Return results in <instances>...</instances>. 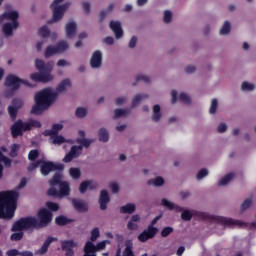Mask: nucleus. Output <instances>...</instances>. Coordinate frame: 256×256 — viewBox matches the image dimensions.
I'll return each mask as SVG.
<instances>
[{
  "label": "nucleus",
  "mask_w": 256,
  "mask_h": 256,
  "mask_svg": "<svg viewBox=\"0 0 256 256\" xmlns=\"http://www.w3.org/2000/svg\"><path fill=\"white\" fill-rule=\"evenodd\" d=\"M50 188L48 195L50 197H56L57 199H63V197H69L71 193V187L69 182L63 181V175L59 172L56 173L49 181Z\"/></svg>",
  "instance_id": "nucleus-5"
},
{
  "label": "nucleus",
  "mask_w": 256,
  "mask_h": 256,
  "mask_svg": "<svg viewBox=\"0 0 256 256\" xmlns=\"http://www.w3.org/2000/svg\"><path fill=\"white\" fill-rule=\"evenodd\" d=\"M46 137H50V143H52V145H63V143H70V145H74L75 143V140H67L59 134H48Z\"/></svg>",
  "instance_id": "nucleus-16"
},
{
  "label": "nucleus",
  "mask_w": 256,
  "mask_h": 256,
  "mask_svg": "<svg viewBox=\"0 0 256 256\" xmlns=\"http://www.w3.org/2000/svg\"><path fill=\"white\" fill-rule=\"evenodd\" d=\"M208 176H209V169L202 168L196 174V179L197 181H203V179H205V177H208Z\"/></svg>",
  "instance_id": "nucleus-45"
},
{
  "label": "nucleus",
  "mask_w": 256,
  "mask_h": 256,
  "mask_svg": "<svg viewBox=\"0 0 256 256\" xmlns=\"http://www.w3.org/2000/svg\"><path fill=\"white\" fill-rule=\"evenodd\" d=\"M161 117H163L161 106L159 104H155L152 107V121H154V123H159V121H161Z\"/></svg>",
  "instance_id": "nucleus-26"
},
{
  "label": "nucleus",
  "mask_w": 256,
  "mask_h": 256,
  "mask_svg": "<svg viewBox=\"0 0 256 256\" xmlns=\"http://www.w3.org/2000/svg\"><path fill=\"white\" fill-rule=\"evenodd\" d=\"M110 190L112 193L117 194L121 190V187L119 186V183L117 182H111L109 184Z\"/></svg>",
  "instance_id": "nucleus-52"
},
{
  "label": "nucleus",
  "mask_w": 256,
  "mask_h": 256,
  "mask_svg": "<svg viewBox=\"0 0 256 256\" xmlns=\"http://www.w3.org/2000/svg\"><path fill=\"white\" fill-rule=\"evenodd\" d=\"M37 72L30 74L31 81H35V83H51L55 77L51 74L53 68L49 65H40L37 66Z\"/></svg>",
  "instance_id": "nucleus-7"
},
{
  "label": "nucleus",
  "mask_w": 256,
  "mask_h": 256,
  "mask_svg": "<svg viewBox=\"0 0 256 256\" xmlns=\"http://www.w3.org/2000/svg\"><path fill=\"white\" fill-rule=\"evenodd\" d=\"M36 157H39V152L37 150L30 151V153L28 155V159L30 161H35Z\"/></svg>",
  "instance_id": "nucleus-58"
},
{
  "label": "nucleus",
  "mask_w": 256,
  "mask_h": 256,
  "mask_svg": "<svg viewBox=\"0 0 256 256\" xmlns=\"http://www.w3.org/2000/svg\"><path fill=\"white\" fill-rule=\"evenodd\" d=\"M18 28L19 26H15L13 22H7L3 24L2 31L6 37H11V35H13V30Z\"/></svg>",
  "instance_id": "nucleus-31"
},
{
  "label": "nucleus",
  "mask_w": 256,
  "mask_h": 256,
  "mask_svg": "<svg viewBox=\"0 0 256 256\" xmlns=\"http://www.w3.org/2000/svg\"><path fill=\"white\" fill-rule=\"evenodd\" d=\"M109 25L116 39H121V37H123V28L121 27V23L117 21H110Z\"/></svg>",
  "instance_id": "nucleus-24"
},
{
  "label": "nucleus",
  "mask_w": 256,
  "mask_h": 256,
  "mask_svg": "<svg viewBox=\"0 0 256 256\" xmlns=\"http://www.w3.org/2000/svg\"><path fill=\"white\" fill-rule=\"evenodd\" d=\"M253 202V197L246 198L240 205V213H245V211L251 209V207L253 206Z\"/></svg>",
  "instance_id": "nucleus-34"
},
{
  "label": "nucleus",
  "mask_w": 256,
  "mask_h": 256,
  "mask_svg": "<svg viewBox=\"0 0 256 256\" xmlns=\"http://www.w3.org/2000/svg\"><path fill=\"white\" fill-rule=\"evenodd\" d=\"M75 115L76 117H78V119H83L84 117H87V108H84V107L77 108L75 111Z\"/></svg>",
  "instance_id": "nucleus-50"
},
{
  "label": "nucleus",
  "mask_w": 256,
  "mask_h": 256,
  "mask_svg": "<svg viewBox=\"0 0 256 256\" xmlns=\"http://www.w3.org/2000/svg\"><path fill=\"white\" fill-rule=\"evenodd\" d=\"M111 241L104 240L98 242L97 244H93L92 242H86L84 245V255L83 256H97V251H103L106 249L107 245H109Z\"/></svg>",
  "instance_id": "nucleus-11"
},
{
  "label": "nucleus",
  "mask_w": 256,
  "mask_h": 256,
  "mask_svg": "<svg viewBox=\"0 0 256 256\" xmlns=\"http://www.w3.org/2000/svg\"><path fill=\"white\" fill-rule=\"evenodd\" d=\"M139 223H141V216L139 214H135L128 221L127 229L130 231H137L139 229Z\"/></svg>",
  "instance_id": "nucleus-23"
},
{
  "label": "nucleus",
  "mask_w": 256,
  "mask_h": 256,
  "mask_svg": "<svg viewBox=\"0 0 256 256\" xmlns=\"http://www.w3.org/2000/svg\"><path fill=\"white\" fill-rule=\"evenodd\" d=\"M109 201H110L109 192H107V190H102L100 192V197H99L100 209H102V211H105V209H107V205Z\"/></svg>",
  "instance_id": "nucleus-25"
},
{
  "label": "nucleus",
  "mask_w": 256,
  "mask_h": 256,
  "mask_svg": "<svg viewBox=\"0 0 256 256\" xmlns=\"http://www.w3.org/2000/svg\"><path fill=\"white\" fill-rule=\"evenodd\" d=\"M31 127H41V122L36 120H30L29 122L18 120L14 125L11 126L12 137H20L23 135L24 131H29Z\"/></svg>",
  "instance_id": "nucleus-10"
},
{
  "label": "nucleus",
  "mask_w": 256,
  "mask_h": 256,
  "mask_svg": "<svg viewBox=\"0 0 256 256\" xmlns=\"http://www.w3.org/2000/svg\"><path fill=\"white\" fill-rule=\"evenodd\" d=\"M103 63V54L101 51L96 50L90 59V65H101Z\"/></svg>",
  "instance_id": "nucleus-32"
},
{
  "label": "nucleus",
  "mask_w": 256,
  "mask_h": 256,
  "mask_svg": "<svg viewBox=\"0 0 256 256\" xmlns=\"http://www.w3.org/2000/svg\"><path fill=\"white\" fill-rule=\"evenodd\" d=\"M19 191L0 192V219H13L17 209Z\"/></svg>",
  "instance_id": "nucleus-3"
},
{
  "label": "nucleus",
  "mask_w": 256,
  "mask_h": 256,
  "mask_svg": "<svg viewBox=\"0 0 256 256\" xmlns=\"http://www.w3.org/2000/svg\"><path fill=\"white\" fill-rule=\"evenodd\" d=\"M171 19H173V13H171V11L169 10H166L164 12V18H163L164 23H169Z\"/></svg>",
  "instance_id": "nucleus-55"
},
{
  "label": "nucleus",
  "mask_w": 256,
  "mask_h": 256,
  "mask_svg": "<svg viewBox=\"0 0 256 256\" xmlns=\"http://www.w3.org/2000/svg\"><path fill=\"white\" fill-rule=\"evenodd\" d=\"M69 175L74 181H77V179H81V169L79 168H70L69 169Z\"/></svg>",
  "instance_id": "nucleus-44"
},
{
  "label": "nucleus",
  "mask_w": 256,
  "mask_h": 256,
  "mask_svg": "<svg viewBox=\"0 0 256 256\" xmlns=\"http://www.w3.org/2000/svg\"><path fill=\"white\" fill-rule=\"evenodd\" d=\"M123 256H135V254L133 253V241H125V250L123 252Z\"/></svg>",
  "instance_id": "nucleus-39"
},
{
  "label": "nucleus",
  "mask_w": 256,
  "mask_h": 256,
  "mask_svg": "<svg viewBox=\"0 0 256 256\" xmlns=\"http://www.w3.org/2000/svg\"><path fill=\"white\" fill-rule=\"evenodd\" d=\"M59 3H63V0H54L51 4L52 9V19L48 21V23H57L63 19V15H65V11L71 7V2H66L62 5Z\"/></svg>",
  "instance_id": "nucleus-8"
},
{
  "label": "nucleus",
  "mask_w": 256,
  "mask_h": 256,
  "mask_svg": "<svg viewBox=\"0 0 256 256\" xmlns=\"http://www.w3.org/2000/svg\"><path fill=\"white\" fill-rule=\"evenodd\" d=\"M23 107V100H13L12 105L8 107V113L11 119H15L17 117V111Z\"/></svg>",
  "instance_id": "nucleus-21"
},
{
  "label": "nucleus",
  "mask_w": 256,
  "mask_h": 256,
  "mask_svg": "<svg viewBox=\"0 0 256 256\" xmlns=\"http://www.w3.org/2000/svg\"><path fill=\"white\" fill-rule=\"evenodd\" d=\"M148 185L152 187H163V185H165V179L161 176H157L148 180Z\"/></svg>",
  "instance_id": "nucleus-35"
},
{
  "label": "nucleus",
  "mask_w": 256,
  "mask_h": 256,
  "mask_svg": "<svg viewBox=\"0 0 256 256\" xmlns=\"http://www.w3.org/2000/svg\"><path fill=\"white\" fill-rule=\"evenodd\" d=\"M184 71L185 73H188V74L195 73L197 71V67L193 65H188L185 67Z\"/></svg>",
  "instance_id": "nucleus-62"
},
{
  "label": "nucleus",
  "mask_w": 256,
  "mask_h": 256,
  "mask_svg": "<svg viewBox=\"0 0 256 256\" xmlns=\"http://www.w3.org/2000/svg\"><path fill=\"white\" fill-rule=\"evenodd\" d=\"M46 207L50 211H59V204L55 202H46Z\"/></svg>",
  "instance_id": "nucleus-54"
},
{
  "label": "nucleus",
  "mask_w": 256,
  "mask_h": 256,
  "mask_svg": "<svg viewBox=\"0 0 256 256\" xmlns=\"http://www.w3.org/2000/svg\"><path fill=\"white\" fill-rule=\"evenodd\" d=\"M57 225H67L69 220L65 216H58L55 219Z\"/></svg>",
  "instance_id": "nucleus-53"
},
{
  "label": "nucleus",
  "mask_w": 256,
  "mask_h": 256,
  "mask_svg": "<svg viewBox=\"0 0 256 256\" xmlns=\"http://www.w3.org/2000/svg\"><path fill=\"white\" fill-rule=\"evenodd\" d=\"M53 241H55V238L48 237L41 248L36 250L35 255H45V253L49 251V245H51Z\"/></svg>",
  "instance_id": "nucleus-29"
},
{
  "label": "nucleus",
  "mask_w": 256,
  "mask_h": 256,
  "mask_svg": "<svg viewBox=\"0 0 256 256\" xmlns=\"http://www.w3.org/2000/svg\"><path fill=\"white\" fill-rule=\"evenodd\" d=\"M172 232H173V227H165L164 229H162L161 235L162 237H169V235H171Z\"/></svg>",
  "instance_id": "nucleus-56"
},
{
  "label": "nucleus",
  "mask_w": 256,
  "mask_h": 256,
  "mask_svg": "<svg viewBox=\"0 0 256 256\" xmlns=\"http://www.w3.org/2000/svg\"><path fill=\"white\" fill-rule=\"evenodd\" d=\"M101 235V232L99 231V228H93L90 232V240L87 241V243H92L95 245L94 241H97Z\"/></svg>",
  "instance_id": "nucleus-41"
},
{
  "label": "nucleus",
  "mask_w": 256,
  "mask_h": 256,
  "mask_svg": "<svg viewBox=\"0 0 256 256\" xmlns=\"http://www.w3.org/2000/svg\"><path fill=\"white\" fill-rule=\"evenodd\" d=\"M256 85L253 82L244 81L241 84V91L244 93H250L251 91H255Z\"/></svg>",
  "instance_id": "nucleus-37"
},
{
  "label": "nucleus",
  "mask_w": 256,
  "mask_h": 256,
  "mask_svg": "<svg viewBox=\"0 0 256 256\" xmlns=\"http://www.w3.org/2000/svg\"><path fill=\"white\" fill-rule=\"evenodd\" d=\"M218 133H225L227 131V124L225 122H222L217 127Z\"/></svg>",
  "instance_id": "nucleus-59"
},
{
  "label": "nucleus",
  "mask_w": 256,
  "mask_h": 256,
  "mask_svg": "<svg viewBox=\"0 0 256 256\" xmlns=\"http://www.w3.org/2000/svg\"><path fill=\"white\" fill-rule=\"evenodd\" d=\"M19 147H20L19 144L12 145L11 152H10L11 157L17 156V151H19Z\"/></svg>",
  "instance_id": "nucleus-61"
},
{
  "label": "nucleus",
  "mask_w": 256,
  "mask_h": 256,
  "mask_svg": "<svg viewBox=\"0 0 256 256\" xmlns=\"http://www.w3.org/2000/svg\"><path fill=\"white\" fill-rule=\"evenodd\" d=\"M38 35L40 37H43V39H47V37H49V35H51V32L49 31V27L47 26H42L39 30H38Z\"/></svg>",
  "instance_id": "nucleus-48"
},
{
  "label": "nucleus",
  "mask_w": 256,
  "mask_h": 256,
  "mask_svg": "<svg viewBox=\"0 0 256 256\" xmlns=\"http://www.w3.org/2000/svg\"><path fill=\"white\" fill-rule=\"evenodd\" d=\"M136 210H137V206L133 203L125 204L120 208L121 213H125L128 215H131V213H135Z\"/></svg>",
  "instance_id": "nucleus-36"
},
{
  "label": "nucleus",
  "mask_w": 256,
  "mask_h": 256,
  "mask_svg": "<svg viewBox=\"0 0 256 256\" xmlns=\"http://www.w3.org/2000/svg\"><path fill=\"white\" fill-rule=\"evenodd\" d=\"M71 85V80L66 78L59 83L56 91L53 88H44L38 91L34 95L35 104L31 109L32 115H41L43 111H47L55 103L59 93H67L71 89Z\"/></svg>",
  "instance_id": "nucleus-1"
},
{
  "label": "nucleus",
  "mask_w": 256,
  "mask_h": 256,
  "mask_svg": "<svg viewBox=\"0 0 256 256\" xmlns=\"http://www.w3.org/2000/svg\"><path fill=\"white\" fill-rule=\"evenodd\" d=\"M149 97L147 94H138L132 99V107H137L141 101H145Z\"/></svg>",
  "instance_id": "nucleus-42"
},
{
  "label": "nucleus",
  "mask_w": 256,
  "mask_h": 256,
  "mask_svg": "<svg viewBox=\"0 0 256 256\" xmlns=\"http://www.w3.org/2000/svg\"><path fill=\"white\" fill-rule=\"evenodd\" d=\"M63 251H68L77 247V243L73 242V240L62 241L61 242Z\"/></svg>",
  "instance_id": "nucleus-43"
},
{
  "label": "nucleus",
  "mask_w": 256,
  "mask_h": 256,
  "mask_svg": "<svg viewBox=\"0 0 256 256\" xmlns=\"http://www.w3.org/2000/svg\"><path fill=\"white\" fill-rule=\"evenodd\" d=\"M136 46H137V38L136 36H132V38L129 41L128 47L130 49H135Z\"/></svg>",
  "instance_id": "nucleus-60"
},
{
  "label": "nucleus",
  "mask_w": 256,
  "mask_h": 256,
  "mask_svg": "<svg viewBox=\"0 0 256 256\" xmlns=\"http://www.w3.org/2000/svg\"><path fill=\"white\" fill-rule=\"evenodd\" d=\"M4 19L11 21L14 27H19V12L17 10H11L3 13Z\"/></svg>",
  "instance_id": "nucleus-17"
},
{
  "label": "nucleus",
  "mask_w": 256,
  "mask_h": 256,
  "mask_svg": "<svg viewBox=\"0 0 256 256\" xmlns=\"http://www.w3.org/2000/svg\"><path fill=\"white\" fill-rule=\"evenodd\" d=\"M21 84L26 85V87H35V85L31 84L29 81L21 80L19 77L13 74L8 75L5 79V86L9 87V89H12V91H17V89L21 87Z\"/></svg>",
  "instance_id": "nucleus-12"
},
{
  "label": "nucleus",
  "mask_w": 256,
  "mask_h": 256,
  "mask_svg": "<svg viewBox=\"0 0 256 256\" xmlns=\"http://www.w3.org/2000/svg\"><path fill=\"white\" fill-rule=\"evenodd\" d=\"M67 49H69V44H67V41L62 40L55 46H48L45 50L44 56L46 58L53 57V55H59L60 53L67 51Z\"/></svg>",
  "instance_id": "nucleus-13"
},
{
  "label": "nucleus",
  "mask_w": 256,
  "mask_h": 256,
  "mask_svg": "<svg viewBox=\"0 0 256 256\" xmlns=\"http://www.w3.org/2000/svg\"><path fill=\"white\" fill-rule=\"evenodd\" d=\"M98 184L95 180H85L79 186L80 193H86L87 191H93L97 189Z\"/></svg>",
  "instance_id": "nucleus-19"
},
{
  "label": "nucleus",
  "mask_w": 256,
  "mask_h": 256,
  "mask_svg": "<svg viewBox=\"0 0 256 256\" xmlns=\"http://www.w3.org/2000/svg\"><path fill=\"white\" fill-rule=\"evenodd\" d=\"M235 177H236V175L233 172L226 174L225 176H223L222 178H220L218 180V186L225 187V186L229 185V183H231V181H233V179H235Z\"/></svg>",
  "instance_id": "nucleus-28"
},
{
  "label": "nucleus",
  "mask_w": 256,
  "mask_h": 256,
  "mask_svg": "<svg viewBox=\"0 0 256 256\" xmlns=\"http://www.w3.org/2000/svg\"><path fill=\"white\" fill-rule=\"evenodd\" d=\"M193 215H197L199 219H214V221H218V223H222V225H226V227H246L247 224L241 220H235L233 218H225L223 216H211L207 212H197L195 210L184 209L181 214V219L183 221H191L193 219Z\"/></svg>",
  "instance_id": "nucleus-4"
},
{
  "label": "nucleus",
  "mask_w": 256,
  "mask_h": 256,
  "mask_svg": "<svg viewBox=\"0 0 256 256\" xmlns=\"http://www.w3.org/2000/svg\"><path fill=\"white\" fill-rule=\"evenodd\" d=\"M219 107V100L216 98L211 100L209 113L210 115H215L217 113V108Z\"/></svg>",
  "instance_id": "nucleus-46"
},
{
  "label": "nucleus",
  "mask_w": 256,
  "mask_h": 256,
  "mask_svg": "<svg viewBox=\"0 0 256 256\" xmlns=\"http://www.w3.org/2000/svg\"><path fill=\"white\" fill-rule=\"evenodd\" d=\"M36 167H40L41 174L47 176L51 173V171H63V164H55L53 162H47L44 160H40L37 163H32L29 166V171H33Z\"/></svg>",
  "instance_id": "nucleus-9"
},
{
  "label": "nucleus",
  "mask_w": 256,
  "mask_h": 256,
  "mask_svg": "<svg viewBox=\"0 0 256 256\" xmlns=\"http://www.w3.org/2000/svg\"><path fill=\"white\" fill-rule=\"evenodd\" d=\"M171 103L175 105L177 101H182V103H191V97H189V94L185 92L177 93L176 90H172L171 93Z\"/></svg>",
  "instance_id": "nucleus-15"
},
{
  "label": "nucleus",
  "mask_w": 256,
  "mask_h": 256,
  "mask_svg": "<svg viewBox=\"0 0 256 256\" xmlns=\"http://www.w3.org/2000/svg\"><path fill=\"white\" fill-rule=\"evenodd\" d=\"M98 184L95 180H85L79 186L80 193H86L87 191H93L97 189Z\"/></svg>",
  "instance_id": "nucleus-18"
},
{
  "label": "nucleus",
  "mask_w": 256,
  "mask_h": 256,
  "mask_svg": "<svg viewBox=\"0 0 256 256\" xmlns=\"http://www.w3.org/2000/svg\"><path fill=\"white\" fill-rule=\"evenodd\" d=\"M229 33H231V23H229V21H225L220 29V35H229Z\"/></svg>",
  "instance_id": "nucleus-47"
},
{
  "label": "nucleus",
  "mask_w": 256,
  "mask_h": 256,
  "mask_svg": "<svg viewBox=\"0 0 256 256\" xmlns=\"http://www.w3.org/2000/svg\"><path fill=\"white\" fill-rule=\"evenodd\" d=\"M161 204L163 205V207H166V209H169L170 211H176V213H183V211H185V208L176 205L175 203L169 201L166 198L162 199Z\"/></svg>",
  "instance_id": "nucleus-22"
},
{
  "label": "nucleus",
  "mask_w": 256,
  "mask_h": 256,
  "mask_svg": "<svg viewBox=\"0 0 256 256\" xmlns=\"http://www.w3.org/2000/svg\"><path fill=\"white\" fill-rule=\"evenodd\" d=\"M82 9H83L84 13H86V14L91 13V3L83 2L82 3Z\"/></svg>",
  "instance_id": "nucleus-57"
},
{
  "label": "nucleus",
  "mask_w": 256,
  "mask_h": 256,
  "mask_svg": "<svg viewBox=\"0 0 256 256\" xmlns=\"http://www.w3.org/2000/svg\"><path fill=\"white\" fill-rule=\"evenodd\" d=\"M72 205L76 211H79L80 213H83L89 209L85 201L79 200V199H73L72 200Z\"/></svg>",
  "instance_id": "nucleus-30"
},
{
  "label": "nucleus",
  "mask_w": 256,
  "mask_h": 256,
  "mask_svg": "<svg viewBox=\"0 0 256 256\" xmlns=\"http://www.w3.org/2000/svg\"><path fill=\"white\" fill-rule=\"evenodd\" d=\"M66 31V37L68 39H72V37H75V33H77V24L75 22H69L65 26Z\"/></svg>",
  "instance_id": "nucleus-27"
},
{
  "label": "nucleus",
  "mask_w": 256,
  "mask_h": 256,
  "mask_svg": "<svg viewBox=\"0 0 256 256\" xmlns=\"http://www.w3.org/2000/svg\"><path fill=\"white\" fill-rule=\"evenodd\" d=\"M158 231L159 230L157 229V227H155L153 225H149L146 230H144L142 233H140L138 235V240L141 243H145V242L149 241V239H153V237H155L157 235Z\"/></svg>",
  "instance_id": "nucleus-14"
},
{
  "label": "nucleus",
  "mask_w": 256,
  "mask_h": 256,
  "mask_svg": "<svg viewBox=\"0 0 256 256\" xmlns=\"http://www.w3.org/2000/svg\"><path fill=\"white\" fill-rule=\"evenodd\" d=\"M127 102V98L125 97H118L115 100L116 105H124Z\"/></svg>",
  "instance_id": "nucleus-64"
},
{
  "label": "nucleus",
  "mask_w": 256,
  "mask_h": 256,
  "mask_svg": "<svg viewBox=\"0 0 256 256\" xmlns=\"http://www.w3.org/2000/svg\"><path fill=\"white\" fill-rule=\"evenodd\" d=\"M6 255L7 256H19V255H21V252H19V250H17V249H11L6 252Z\"/></svg>",
  "instance_id": "nucleus-63"
},
{
  "label": "nucleus",
  "mask_w": 256,
  "mask_h": 256,
  "mask_svg": "<svg viewBox=\"0 0 256 256\" xmlns=\"http://www.w3.org/2000/svg\"><path fill=\"white\" fill-rule=\"evenodd\" d=\"M3 163L5 167H11V159L3 156V154L0 151V179L3 177Z\"/></svg>",
  "instance_id": "nucleus-38"
},
{
  "label": "nucleus",
  "mask_w": 256,
  "mask_h": 256,
  "mask_svg": "<svg viewBox=\"0 0 256 256\" xmlns=\"http://www.w3.org/2000/svg\"><path fill=\"white\" fill-rule=\"evenodd\" d=\"M60 131H63V122L54 124L51 130L44 131V135H58Z\"/></svg>",
  "instance_id": "nucleus-33"
},
{
  "label": "nucleus",
  "mask_w": 256,
  "mask_h": 256,
  "mask_svg": "<svg viewBox=\"0 0 256 256\" xmlns=\"http://www.w3.org/2000/svg\"><path fill=\"white\" fill-rule=\"evenodd\" d=\"M37 217L21 218L13 225V231H29L30 229H41L53 221V214L47 208L38 210Z\"/></svg>",
  "instance_id": "nucleus-2"
},
{
  "label": "nucleus",
  "mask_w": 256,
  "mask_h": 256,
  "mask_svg": "<svg viewBox=\"0 0 256 256\" xmlns=\"http://www.w3.org/2000/svg\"><path fill=\"white\" fill-rule=\"evenodd\" d=\"M129 115V111L126 109H116L114 110V119H119L121 117H127Z\"/></svg>",
  "instance_id": "nucleus-49"
},
{
  "label": "nucleus",
  "mask_w": 256,
  "mask_h": 256,
  "mask_svg": "<svg viewBox=\"0 0 256 256\" xmlns=\"http://www.w3.org/2000/svg\"><path fill=\"white\" fill-rule=\"evenodd\" d=\"M98 184L95 180H85L79 186L80 193H86L87 191H93L97 189Z\"/></svg>",
  "instance_id": "nucleus-20"
},
{
  "label": "nucleus",
  "mask_w": 256,
  "mask_h": 256,
  "mask_svg": "<svg viewBox=\"0 0 256 256\" xmlns=\"http://www.w3.org/2000/svg\"><path fill=\"white\" fill-rule=\"evenodd\" d=\"M98 139L103 143H107V141H109V131H107L105 128H101L98 131Z\"/></svg>",
  "instance_id": "nucleus-40"
},
{
  "label": "nucleus",
  "mask_w": 256,
  "mask_h": 256,
  "mask_svg": "<svg viewBox=\"0 0 256 256\" xmlns=\"http://www.w3.org/2000/svg\"><path fill=\"white\" fill-rule=\"evenodd\" d=\"M12 231H19L18 233H14L11 235V241H21V239H23V230H13V226H12Z\"/></svg>",
  "instance_id": "nucleus-51"
},
{
  "label": "nucleus",
  "mask_w": 256,
  "mask_h": 256,
  "mask_svg": "<svg viewBox=\"0 0 256 256\" xmlns=\"http://www.w3.org/2000/svg\"><path fill=\"white\" fill-rule=\"evenodd\" d=\"M78 145L73 144L70 148V151L64 156V163H71L73 159H78L83 155V147L88 149L93 143V139L85 138V130L78 131V138L76 139Z\"/></svg>",
  "instance_id": "nucleus-6"
}]
</instances>
